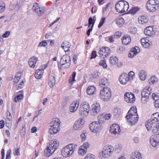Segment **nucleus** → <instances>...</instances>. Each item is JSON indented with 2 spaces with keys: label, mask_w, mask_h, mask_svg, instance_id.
<instances>
[{
  "label": "nucleus",
  "mask_w": 159,
  "mask_h": 159,
  "mask_svg": "<svg viewBox=\"0 0 159 159\" xmlns=\"http://www.w3.org/2000/svg\"><path fill=\"white\" fill-rule=\"evenodd\" d=\"M111 116V115L110 113L106 114H101L98 116V120L102 123L105 122L106 120L109 119Z\"/></svg>",
  "instance_id": "obj_21"
},
{
  "label": "nucleus",
  "mask_w": 159,
  "mask_h": 159,
  "mask_svg": "<svg viewBox=\"0 0 159 159\" xmlns=\"http://www.w3.org/2000/svg\"><path fill=\"white\" fill-rule=\"evenodd\" d=\"M150 143L151 145L154 147H155L158 145L159 141L156 140L155 139L151 138Z\"/></svg>",
  "instance_id": "obj_41"
},
{
  "label": "nucleus",
  "mask_w": 159,
  "mask_h": 159,
  "mask_svg": "<svg viewBox=\"0 0 159 159\" xmlns=\"http://www.w3.org/2000/svg\"><path fill=\"white\" fill-rule=\"evenodd\" d=\"M5 5L4 3L0 6V13H2L4 12L5 10Z\"/></svg>",
  "instance_id": "obj_54"
},
{
  "label": "nucleus",
  "mask_w": 159,
  "mask_h": 159,
  "mask_svg": "<svg viewBox=\"0 0 159 159\" xmlns=\"http://www.w3.org/2000/svg\"><path fill=\"white\" fill-rule=\"evenodd\" d=\"M76 75V72L75 71L72 73V75L70 77V79L69 80V83L72 84L75 81V78Z\"/></svg>",
  "instance_id": "obj_40"
},
{
  "label": "nucleus",
  "mask_w": 159,
  "mask_h": 159,
  "mask_svg": "<svg viewBox=\"0 0 159 159\" xmlns=\"http://www.w3.org/2000/svg\"><path fill=\"white\" fill-rule=\"evenodd\" d=\"M102 123L99 120L93 122L89 125L90 130L94 133H98L102 129Z\"/></svg>",
  "instance_id": "obj_8"
},
{
  "label": "nucleus",
  "mask_w": 159,
  "mask_h": 159,
  "mask_svg": "<svg viewBox=\"0 0 159 159\" xmlns=\"http://www.w3.org/2000/svg\"><path fill=\"white\" fill-rule=\"evenodd\" d=\"M124 23V19L122 17L118 19L116 21V23L117 26L119 27H121L123 25Z\"/></svg>",
  "instance_id": "obj_38"
},
{
  "label": "nucleus",
  "mask_w": 159,
  "mask_h": 159,
  "mask_svg": "<svg viewBox=\"0 0 159 159\" xmlns=\"http://www.w3.org/2000/svg\"><path fill=\"white\" fill-rule=\"evenodd\" d=\"M114 147L110 145H107L104 146L99 154V157L102 159L109 158L113 154Z\"/></svg>",
  "instance_id": "obj_2"
},
{
  "label": "nucleus",
  "mask_w": 159,
  "mask_h": 159,
  "mask_svg": "<svg viewBox=\"0 0 159 159\" xmlns=\"http://www.w3.org/2000/svg\"><path fill=\"white\" fill-rule=\"evenodd\" d=\"M141 153L138 151H135L132 153L130 159H142Z\"/></svg>",
  "instance_id": "obj_23"
},
{
  "label": "nucleus",
  "mask_w": 159,
  "mask_h": 159,
  "mask_svg": "<svg viewBox=\"0 0 159 159\" xmlns=\"http://www.w3.org/2000/svg\"><path fill=\"white\" fill-rule=\"evenodd\" d=\"M140 42L144 48H148L152 44V42L149 40V38L148 37L142 38Z\"/></svg>",
  "instance_id": "obj_18"
},
{
  "label": "nucleus",
  "mask_w": 159,
  "mask_h": 159,
  "mask_svg": "<svg viewBox=\"0 0 159 159\" xmlns=\"http://www.w3.org/2000/svg\"><path fill=\"white\" fill-rule=\"evenodd\" d=\"M151 88L150 87H146L141 93V101L143 103H145L148 100L149 96L151 93Z\"/></svg>",
  "instance_id": "obj_9"
},
{
  "label": "nucleus",
  "mask_w": 159,
  "mask_h": 159,
  "mask_svg": "<svg viewBox=\"0 0 159 159\" xmlns=\"http://www.w3.org/2000/svg\"><path fill=\"white\" fill-rule=\"evenodd\" d=\"M152 97L155 100H157L159 99V97L154 93H152Z\"/></svg>",
  "instance_id": "obj_64"
},
{
  "label": "nucleus",
  "mask_w": 159,
  "mask_h": 159,
  "mask_svg": "<svg viewBox=\"0 0 159 159\" xmlns=\"http://www.w3.org/2000/svg\"><path fill=\"white\" fill-rule=\"evenodd\" d=\"M159 130V123L157 124L155 127H154L152 130L153 133L155 134L158 133V131Z\"/></svg>",
  "instance_id": "obj_51"
},
{
  "label": "nucleus",
  "mask_w": 159,
  "mask_h": 159,
  "mask_svg": "<svg viewBox=\"0 0 159 159\" xmlns=\"http://www.w3.org/2000/svg\"><path fill=\"white\" fill-rule=\"evenodd\" d=\"M84 159H95V156L90 153L87 154Z\"/></svg>",
  "instance_id": "obj_50"
},
{
  "label": "nucleus",
  "mask_w": 159,
  "mask_h": 159,
  "mask_svg": "<svg viewBox=\"0 0 159 159\" xmlns=\"http://www.w3.org/2000/svg\"><path fill=\"white\" fill-rule=\"evenodd\" d=\"M99 65L102 66L104 69L107 68V66L106 63L105 59L100 61L99 63Z\"/></svg>",
  "instance_id": "obj_44"
},
{
  "label": "nucleus",
  "mask_w": 159,
  "mask_h": 159,
  "mask_svg": "<svg viewBox=\"0 0 159 159\" xmlns=\"http://www.w3.org/2000/svg\"><path fill=\"white\" fill-rule=\"evenodd\" d=\"M144 33L145 35L150 36L155 33L152 26L147 27L144 30Z\"/></svg>",
  "instance_id": "obj_25"
},
{
  "label": "nucleus",
  "mask_w": 159,
  "mask_h": 159,
  "mask_svg": "<svg viewBox=\"0 0 159 159\" xmlns=\"http://www.w3.org/2000/svg\"><path fill=\"white\" fill-rule=\"evenodd\" d=\"M60 120L57 118L53 119L51 122L49 132L51 134H55L60 130Z\"/></svg>",
  "instance_id": "obj_5"
},
{
  "label": "nucleus",
  "mask_w": 159,
  "mask_h": 159,
  "mask_svg": "<svg viewBox=\"0 0 159 159\" xmlns=\"http://www.w3.org/2000/svg\"><path fill=\"white\" fill-rule=\"evenodd\" d=\"M110 52V50L108 48L102 47L100 48L98 55L100 57L104 58L108 56Z\"/></svg>",
  "instance_id": "obj_12"
},
{
  "label": "nucleus",
  "mask_w": 159,
  "mask_h": 159,
  "mask_svg": "<svg viewBox=\"0 0 159 159\" xmlns=\"http://www.w3.org/2000/svg\"><path fill=\"white\" fill-rule=\"evenodd\" d=\"M84 124V121L83 119H80L76 121L74 124V129L76 130H80Z\"/></svg>",
  "instance_id": "obj_16"
},
{
  "label": "nucleus",
  "mask_w": 159,
  "mask_h": 159,
  "mask_svg": "<svg viewBox=\"0 0 159 159\" xmlns=\"http://www.w3.org/2000/svg\"><path fill=\"white\" fill-rule=\"evenodd\" d=\"M109 84V82L108 80L105 77L102 78L99 81L100 85L102 87L104 86H107Z\"/></svg>",
  "instance_id": "obj_32"
},
{
  "label": "nucleus",
  "mask_w": 159,
  "mask_h": 159,
  "mask_svg": "<svg viewBox=\"0 0 159 159\" xmlns=\"http://www.w3.org/2000/svg\"><path fill=\"white\" fill-rule=\"evenodd\" d=\"M115 7L117 12L120 13H123L128 11L129 5L127 2L120 0L116 4Z\"/></svg>",
  "instance_id": "obj_6"
},
{
  "label": "nucleus",
  "mask_w": 159,
  "mask_h": 159,
  "mask_svg": "<svg viewBox=\"0 0 159 159\" xmlns=\"http://www.w3.org/2000/svg\"><path fill=\"white\" fill-rule=\"evenodd\" d=\"M24 81L22 80L21 82L19 84L17 88L18 89H20L23 87L24 86Z\"/></svg>",
  "instance_id": "obj_62"
},
{
  "label": "nucleus",
  "mask_w": 159,
  "mask_h": 159,
  "mask_svg": "<svg viewBox=\"0 0 159 159\" xmlns=\"http://www.w3.org/2000/svg\"><path fill=\"white\" fill-rule=\"evenodd\" d=\"M125 100L128 103L134 102L135 100L134 94L131 93L127 92L124 95Z\"/></svg>",
  "instance_id": "obj_14"
},
{
  "label": "nucleus",
  "mask_w": 159,
  "mask_h": 159,
  "mask_svg": "<svg viewBox=\"0 0 159 159\" xmlns=\"http://www.w3.org/2000/svg\"><path fill=\"white\" fill-rule=\"evenodd\" d=\"M101 110V107L99 104L95 102L93 104L90 109V112L93 116L97 115L99 113Z\"/></svg>",
  "instance_id": "obj_11"
},
{
  "label": "nucleus",
  "mask_w": 159,
  "mask_h": 159,
  "mask_svg": "<svg viewBox=\"0 0 159 159\" xmlns=\"http://www.w3.org/2000/svg\"><path fill=\"white\" fill-rule=\"evenodd\" d=\"M121 35V33L120 31H117L114 34V36L115 38H118Z\"/></svg>",
  "instance_id": "obj_61"
},
{
  "label": "nucleus",
  "mask_w": 159,
  "mask_h": 159,
  "mask_svg": "<svg viewBox=\"0 0 159 159\" xmlns=\"http://www.w3.org/2000/svg\"><path fill=\"white\" fill-rule=\"evenodd\" d=\"M33 9L35 11L36 14L39 16H42L44 13V10L42 8L39 7L37 3H34Z\"/></svg>",
  "instance_id": "obj_17"
},
{
  "label": "nucleus",
  "mask_w": 159,
  "mask_h": 159,
  "mask_svg": "<svg viewBox=\"0 0 159 159\" xmlns=\"http://www.w3.org/2000/svg\"><path fill=\"white\" fill-rule=\"evenodd\" d=\"M81 146L86 148L87 149L89 146V144L88 142H85Z\"/></svg>",
  "instance_id": "obj_63"
},
{
  "label": "nucleus",
  "mask_w": 159,
  "mask_h": 159,
  "mask_svg": "<svg viewBox=\"0 0 159 159\" xmlns=\"http://www.w3.org/2000/svg\"><path fill=\"white\" fill-rule=\"evenodd\" d=\"M43 70L41 69H38L36 70L35 74V77L37 79H40L43 73Z\"/></svg>",
  "instance_id": "obj_35"
},
{
  "label": "nucleus",
  "mask_w": 159,
  "mask_h": 159,
  "mask_svg": "<svg viewBox=\"0 0 159 159\" xmlns=\"http://www.w3.org/2000/svg\"><path fill=\"white\" fill-rule=\"evenodd\" d=\"M138 22L139 23L141 24H146L148 22V19L145 16H140L138 19Z\"/></svg>",
  "instance_id": "obj_29"
},
{
  "label": "nucleus",
  "mask_w": 159,
  "mask_h": 159,
  "mask_svg": "<svg viewBox=\"0 0 159 159\" xmlns=\"http://www.w3.org/2000/svg\"><path fill=\"white\" fill-rule=\"evenodd\" d=\"M95 21L94 20H93L92 17H90L89 18V25H91L92 24V25H94L95 23Z\"/></svg>",
  "instance_id": "obj_58"
},
{
  "label": "nucleus",
  "mask_w": 159,
  "mask_h": 159,
  "mask_svg": "<svg viewBox=\"0 0 159 159\" xmlns=\"http://www.w3.org/2000/svg\"><path fill=\"white\" fill-rule=\"evenodd\" d=\"M23 95L22 94H21L18 95V96L16 97L14 99V101L15 102H17L19 100H21L23 98Z\"/></svg>",
  "instance_id": "obj_49"
},
{
  "label": "nucleus",
  "mask_w": 159,
  "mask_h": 159,
  "mask_svg": "<svg viewBox=\"0 0 159 159\" xmlns=\"http://www.w3.org/2000/svg\"><path fill=\"white\" fill-rule=\"evenodd\" d=\"M157 81V79L155 76H152L151 78L149 80V83L151 84H153L155 82Z\"/></svg>",
  "instance_id": "obj_45"
},
{
  "label": "nucleus",
  "mask_w": 159,
  "mask_h": 159,
  "mask_svg": "<svg viewBox=\"0 0 159 159\" xmlns=\"http://www.w3.org/2000/svg\"><path fill=\"white\" fill-rule=\"evenodd\" d=\"M111 96V91L110 89L107 87L103 88L100 92V98L104 101H108Z\"/></svg>",
  "instance_id": "obj_7"
},
{
  "label": "nucleus",
  "mask_w": 159,
  "mask_h": 159,
  "mask_svg": "<svg viewBox=\"0 0 159 159\" xmlns=\"http://www.w3.org/2000/svg\"><path fill=\"white\" fill-rule=\"evenodd\" d=\"M79 106V102L77 101L73 102L71 104L70 107V111L72 113L75 112Z\"/></svg>",
  "instance_id": "obj_20"
},
{
  "label": "nucleus",
  "mask_w": 159,
  "mask_h": 159,
  "mask_svg": "<svg viewBox=\"0 0 159 159\" xmlns=\"http://www.w3.org/2000/svg\"><path fill=\"white\" fill-rule=\"evenodd\" d=\"M10 32L9 31H6L5 33L2 35V37L4 38H7L9 36L10 34Z\"/></svg>",
  "instance_id": "obj_60"
},
{
  "label": "nucleus",
  "mask_w": 159,
  "mask_h": 159,
  "mask_svg": "<svg viewBox=\"0 0 159 159\" xmlns=\"http://www.w3.org/2000/svg\"><path fill=\"white\" fill-rule=\"evenodd\" d=\"M55 72L54 70L50 72L49 75L48 85L51 88L53 87L56 83Z\"/></svg>",
  "instance_id": "obj_13"
},
{
  "label": "nucleus",
  "mask_w": 159,
  "mask_h": 159,
  "mask_svg": "<svg viewBox=\"0 0 159 159\" xmlns=\"http://www.w3.org/2000/svg\"><path fill=\"white\" fill-rule=\"evenodd\" d=\"M87 151V149L83 147L80 146L79 147L78 150V153L81 156H84L85 154Z\"/></svg>",
  "instance_id": "obj_34"
},
{
  "label": "nucleus",
  "mask_w": 159,
  "mask_h": 159,
  "mask_svg": "<svg viewBox=\"0 0 159 159\" xmlns=\"http://www.w3.org/2000/svg\"><path fill=\"white\" fill-rule=\"evenodd\" d=\"M151 120L152 121L156 123L159 121V113L158 112L156 113L152 114L151 116Z\"/></svg>",
  "instance_id": "obj_36"
},
{
  "label": "nucleus",
  "mask_w": 159,
  "mask_h": 159,
  "mask_svg": "<svg viewBox=\"0 0 159 159\" xmlns=\"http://www.w3.org/2000/svg\"><path fill=\"white\" fill-rule=\"evenodd\" d=\"M126 118L129 122V124L131 125H135L137 122L139 117L135 107L133 106L131 107L126 114Z\"/></svg>",
  "instance_id": "obj_1"
},
{
  "label": "nucleus",
  "mask_w": 159,
  "mask_h": 159,
  "mask_svg": "<svg viewBox=\"0 0 159 159\" xmlns=\"http://www.w3.org/2000/svg\"><path fill=\"white\" fill-rule=\"evenodd\" d=\"M125 50V48L122 46H120L117 49V52L120 54L122 53Z\"/></svg>",
  "instance_id": "obj_52"
},
{
  "label": "nucleus",
  "mask_w": 159,
  "mask_h": 159,
  "mask_svg": "<svg viewBox=\"0 0 159 159\" xmlns=\"http://www.w3.org/2000/svg\"><path fill=\"white\" fill-rule=\"evenodd\" d=\"M70 57L67 55L63 56L60 60V64L61 66H64L63 68H68L70 65Z\"/></svg>",
  "instance_id": "obj_10"
},
{
  "label": "nucleus",
  "mask_w": 159,
  "mask_h": 159,
  "mask_svg": "<svg viewBox=\"0 0 159 159\" xmlns=\"http://www.w3.org/2000/svg\"><path fill=\"white\" fill-rule=\"evenodd\" d=\"M79 113L82 116H87L89 113V110H82L80 109Z\"/></svg>",
  "instance_id": "obj_42"
},
{
  "label": "nucleus",
  "mask_w": 159,
  "mask_h": 159,
  "mask_svg": "<svg viewBox=\"0 0 159 159\" xmlns=\"http://www.w3.org/2000/svg\"><path fill=\"white\" fill-rule=\"evenodd\" d=\"M110 132L115 134H119L121 131L120 126L117 124H114L111 125L110 129Z\"/></svg>",
  "instance_id": "obj_15"
},
{
  "label": "nucleus",
  "mask_w": 159,
  "mask_h": 159,
  "mask_svg": "<svg viewBox=\"0 0 159 159\" xmlns=\"http://www.w3.org/2000/svg\"><path fill=\"white\" fill-rule=\"evenodd\" d=\"M127 75L128 76V78L129 79V81H131L133 80L134 76V73L132 71H130L127 74Z\"/></svg>",
  "instance_id": "obj_43"
},
{
  "label": "nucleus",
  "mask_w": 159,
  "mask_h": 159,
  "mask_svg": "<svg viewBox=\"0 0 159 159\" xmlns=\"http://www.w3.org/2000/svg\"><path fill=\"white\" fill-rule=\"evenodd\" d=\"M154 134V135L152 136L151 138L155 139L156 140H157V141H159V135L158 134Z\"/></svg>",
  "instance_id": "obj_57"
},
{
  "label": "nucleus",
  "mask_w": 159,
  "mask_h": 159,
  "mask_svg": "<svg viewBox=\"0 0 159 159\" xmlns=\"http://www.w3.org/2000/svg\"><path fill=\"white\" fill-rule=\"evenodd\" d=\"M158 6V5L147 4L146 7L148 11L153 12L157 10Z\"/></svg>",
  "instance_id": "obj_27"
},
{
  "label": "nucleus",
  "mask_w": 159,
  "mask_h": 159,
  "mask_svg": "<svg viewBox=\"0 0 159 159\" xmlns=\"http://www.w3.org/2000/svg\"><path fill=\"white\" fill-rule=\"evenodd\" d=\"M96 88L93 86H89L87 89V92L89 95H92L96 92Z\"/></svg>",
  "instance_id": "obj_30"
},
{
  "label": "nucleus",
  "mask_w": 159,
  "mask_h": 159,
  "mask_svg": "<svg viewBox=\"0 0 159 159\" xmlns=\"http://www.w3.org/2000/svg\"><path fill=\"white\" fill-rule=\"evenodd\" d=\"M147 4L158 5V2L157 0H148Z\"/></svg>",
  "instance_id": "obj_47"
},
{
  "label": "nucleus",
  "mask_w": 159,
  "mask_h": 159,
  "mask_svg": "<svg viewBox=\"0 0 159 159\" xmlns=\"http://www.w3.org/2000/svg\"><path fill=\"white\" fill-rule=\"evenodd\" d=\"M105 17H104L102 18L100 20V22L98 26V28H100L103 25L105 22Z\"/></svg>",
  "instance_id": "obj_53"
},
{
  "label": "nucleus",
  "mask_w": 159,
  "mask_h": 159,
  "mask_svg": "<svg viewBox=\"0 0 159 159\" xmlns=\"http://www.w3.org/2000/svg\"><path fill=\"white\" fill-rule=\"evenodd\" d=\"M113 113L115 116H118L120 114V109L117 108H115L113 111Z\"/></svg>",
  "instance_id": "obj_46"
},
{
  "label": "nucleus",
  "mask_w": 159,
  "mask_h": 159,
  "mask_svg": "<svg viewBox=\"0 0 159 159\" xmlns=\"http://www.w3.org/2000/svg\"><path fill=\"white\" fill-rule=\"evenodd\" d=\"M154 122L152 121V120L151 119L150 120H148V121L146 122L145 124L146 128L148 130H150L151 129L152 126L153 124H155Z\"/></svg>",
  "instance_id": "obj_31"
},
{
  "label": "nucleus",
  "mask_w": 159,
  "mask_h": 159,
  "mask_svg": "<svg viewBox=\"0 0 159 159\" xmlns=\"http://www.w3.org/2000/svg\"><path fill=\"white\" fill-rule=\"evenodd\" d=\"M70 43L67 41L64 42L61 44V47L62 48L65 52H69L70 51Z\"/></svg>",
  "instance_id": "obj_24"
},
{
  "label": "nucleus",
  "mask_w": 159,
  "mask_h": 159,
  "mask_svg": "<svg viewBox=\"0 0 159 159\" xmlns=\"http://www.w3.org/2000/svg\"><path fill=\"white\" fill-rule=\"evenodd\" d=\"M139 75L140 79L142 80H144L146 78V71L144 70L140 71L139 73Z\"/></svg>",
  "instance_id": "obj_37"
},
{
  "label": "nucleus",
  "mask_w": 159,
  "mask_h": 159,
  "mask_svg": "<svg viewBox=\"0 0 159 159\" xmlns=\"http://www.w3.org/2000/svg\"><path fill=\"white\" fill-rule=\"evenodd\" d=\"M139 10V8L138 7H133L129 11V12L131 14L135 13Z\"/></svg>",
  "instance_id": "obj_48"
},
{
  "label": "nucleus",
  "mask_w": 159,
  "mask_h": 159,
  "mask_svg": "<svg viewBox=\"0 0 159 159\" xmlns=\"http://www.w3.org/2000/svg\"><path fill=\"white\" fill-rule=\"evenodd\" d=\"M118 62V59L116 57L112 56L110 57V63L112 65H115L117 64Z\"/></svg>",
  "instance_id": "obj_39"
},
{
  "label": "nucleus",
  "mask_w": 159,
  "mask_h": 159,
  "mask_svg": "<svg viewBox=\"0 0 159 159\" xmlns=\"http://www.w3.org/2000/svg\"><path fill=\"white\" fill-rule=\"evenodd\" d=\"M77 146V145L73 143L68 144L62 149L61 155L65 157L70 156L73 154Z\"/></svg>",
  "instance_id": "obj_4"
},
{
  "label": "nucleus",
  "mask_w": 159,
  "mask_h": 159,
  "mask_svg": "<svg viewBox=\"0 0 159 159\" xmlns=\"http://www.w3.org/2000/svg\"><path fill=\"white\" fill-rule=\"evenodd\" d=\"M11 149H9L7 151L6 155V159H10V155H11Z\"/></svg>",
  "instance_id": "obj_59"
},
{
  "label": "nucleus",
  "mask_w": 159,
  "mask_h": 159,
  "mask_svg": "<svg viewBox=\"0 0 159 159\" xmlns=\"http://www.w3.org/2000/svg\"><path fill=\"white\" fill-rule=\"evenodd\" d=\"M97 56L96 51H93L91 53L90 59H92L93 58H95Z\"/></svg>",
  "instance_id": "obj_55"
},
{
  "label": "nucleus",
  "mask_w": 159,
  "mask_h": 159,
  "mask_svg": "<svg viewBox=\"0 0 159 159\" xmlns=\"http://www.w3.org/2000/svg\"><path fill=\"white\" fill-rule=\"evenodd\" d=\"M59 145L58 141L54 139L50 143L47 148L44 150V155L46 157H49L51 155L57 148Z\"/></svg>",
  "instance_id": "obj_3"
},
{
  "label": "nucleus",
  "mask_w": 159,
  "mask_h": 159,
  "mask_svg": "<svg viewBox=\"0 0 159 159\" xmlns=\"http://www.w3.org/2000/svg\"><path fill=\"white\" fill-rule=\"evenodd\" d=\"M89 104L86 102H83L81 104L80 107V109L82 110H89Z\"/></svg>",
  "instance_id": "obj_33"
},
{
  "label": "nucleus",
  "mask_w": 159,
  "mask_h": 159,
  "mask_svg": "<svg viewBox=\"0 0 159 159\" xmlns=\"http://www.w3.org/2000/svg\"><path fill=\"white\" fill-rule=\"evenodd\" d=\"M38 58L35 57H32L29 59L28 64L30 67L33 68L35 66Z\"/></svg>",
  "instance_id": "obj_26"
},
{
  "label": "nucleus",
  "mask_w": 159,
  "mask_h": 159,
  "mask_svg": "<svg viewBox=\"0 0 159 159\" xmlns=\"http://www.w3.org/2000/svg\"><path fill=\"white\" fill-rule=\"evenodd\" d=\"M139 48L136 46L134 48H133L131 49L130 53L128 55V57H132L135 55L137 54L140 51Z\"/></svg>",
  "instance_id": "obj_22"
},
{
  "label": "nucleus",
  "mask_w": 159,
  "mask_h": 159,
  "mask_svg": "<svg viewBox=\"0 0 159 159\" xmlns=\"http://www.w3.org/2000/svg\"><path fill=\"white\" fill-rule=\"evenodd\" d=\"M47 44V42L45 40L43 41L40 43L38 45L39 47H44Z\"/></svg>",
  "instance_id": "obj_56"
},
{
  "label": "nucleus",
  "mask_w": 159,
  "mask_h": 159,
  "mask_svg": "<svg viewBox=\"0 0 159 159\" xmlns=\"http://www.w3.org/2000/svg\"><path fill=\"white\" fill-rule=\"evenodd\" d=\"M122 43L125 45H127L130 42L131 38L129 35H124L121 39Z\"/></svg>",
  "instance_id": "obj_28"
},
{
  "label": "nucleus",
  "mask_w": 159,
  "mask_h": 159,
  "mask_svg": "<svg viewBox=\"0 0 159 159\" xmlns=\"http://www.w3.org/2000/svg\"><path fill=\"white\" fill-rule=\"evenodd\" d=\"M127 74L125 73L122 74L120 75L119 80L120 83L123 84H126L129 81V79L128 78Z\"/></svg>",
  "instance_id": "obj_19"
}]
</instances>
